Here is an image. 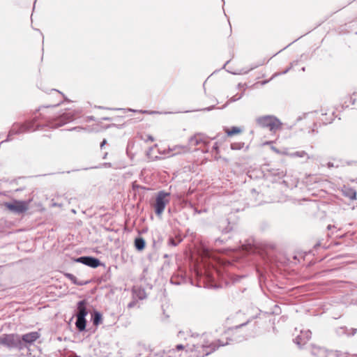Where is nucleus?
<instances>
[{"mask_svg":"<svg viewBox=\"0 0 357 357\" xmlns=\"http://www.w3.org/2000/svg\"><path fill=\"white\" fill-rule=\"evenodd\" d=\"M61 100L54 105L42 106L39 107L37 112L30 121H26L24 123H15L9 130L7 138L1 142L0 145L6 142L12 140L11 136L25 132H34L36 130H43L48 127L50 128H57L75 119V112L71 109H67L61 114L54 116L47 110L50 107H55L59 105Z\"/></svg>","mask_w":357,"mask_h":357,"instance_id":"1","label":"nucleus"},{"mask_svg":"<svg viewBox=\"0 0 357 357\" xmlns=\"http://www.w3.org/2000/svg\"><path fill=\"white\" fill-rule=\"evenodd\" d=\"M256 122L261 128H268L271 132H275L282 128V122L279 119L273 115L259 116Z\"/></svg>","mask_w":357,"mask_h":357,"instance_id":"2","label":"nucleus"},{"mask_svg":"<svg viewBox=\"0 0 357 357\" xmlns=\"http://www.w3.org/2000/svg\"><path fill=\"white\" fill-rule=\"evenodd\" d=\"M184 347L183 344H177L175 349H172V350H169L168 351H160L158 353H153L152 351H149L146 348H144L145 353V356H142L144 354L140 353L139 354V357H178L181 356L183 353L185 354L187 353V351H183Z\"/></svg>","mask_w":357,"mask_h":357,"instance_id":"3","label":"nucleus"},{"mask_svg":"<svg viewBox=\"0 0 357 357\" xmlns=\"http://www.w3.org/2000/svg\"><path fill=\"white\" fill-rule=\"evenodd\" d=\"M23 344L20 335L17 334H4L0 337V344L9 349L22 350Z\"/></svg>","mask_w":357,"mask_h":357,"instance_id":"4","label":"nucleus"},{"mask_svg":"<svg viewBox=\"0 0 357 357\" xmlns=\"http://www.w3.org/2000/svg\"><path fill=\"white\" fill-rule=\"evenodd\" d=\"M214 343L204 342L202 344H193L191 354L188 357H204L213 353L217 349Z\"/></svg>","mask_w":357,"mask_h":357,"instance_id":"5","label":"nucleus"},{"mask_svg":"<svg viewBox=\"0 0 357 357\" xmlns=\"http://www.w3.org/2000/svg\"><path fill=\"white\" fill-rule=\"evenodd\" d=\"M247 323L248 322L240 324L238 326H236L235 328H232L229 330V332L232 334V336L231 337L227 338L229 340V342L227 341L226 342H223L222 340H217V342H213L218 347L217 349L221 346H225L226 344H229L230 342H241L246 340L248 335L241 333L240 329L242 326L246 325Z\"/></svg>","mask_w":357,"mask_h":357,"instance_id":"6","label":"nucleus"},{"mask_svg":"<svg viewBox=\"0 0 357 357\" xmlns=\"http://www.w3.org/2000/svg\"><path fill=\"white\" fill-rule=\"evenodd\" d=\"M169 196L170 193L164 190H160L158 192L154 204L155 213L156 215L160 216L162 215L166 205L169 202Z\"/></svg>","mask_w":357,"mask_h":357,"instance_id":"7","label":"nucleus"},{"mask_svg":"<svg viewBox=\"0 0 357 357\" xmlns=\"http://www.w3.org/2000/svg\"><path fill=\"white\" fill-rule=\"evenodd\" d=\"M6 206L12 212L21 214L28 210V204L24 201H14L13 203H6Z\"/></svg>","mask_w":357,"mask_h":357,"instance_id":"8","label":"nucleus"},{"mask_svg":"<svg viewBox=\"0 0 357 357\" xmlns=\"http://www.w3.org/2000/svg\"><path fill=\"white\" fill-rule=\"evenodd\" d=\"M75 261H76L77 263H81L82 264H84L87 266L93 268H97L99 266L102 265V263L99 259L94 257H90V256L79 257L78 258H76L75 259Z\"/></svg>","mask_w":357,"mask_h":357,"instance_id":"9","label":"nucleus"},{"mask_svg":"<svg viewBox=\"0 0 357 357\" xmlns=\"http://www.w3.org/2000/svg\"><path fill=\"white\" fill-rule=\"evenodd\" d=\"M40 333L36 331L30 332V333L24 334L22 336H20L22 341L24 342L23 349L24 348H26L28 350H29V347H28V344L30 345V344H33L34 342H36L40 337Z\"/></svg>","mask_w":357,"mask_h":357,"instance_id":"10","label":"nucleus"},{"mask_svg":"<svg viewBox=\"0 0 357 357\" xmlns=\"http://www.w3.org/2000/svg\"><path fill=\"white\" fill-rule=\"evenodd\" d=\"M311 335L312 333L310 331H301V334L297 335L294 340V342L299 347H301L311 338Z\"/></svg>","mask_w":357,"mask_h":357,"instance_id":"11","label":"nucleus"},{"mask_svg":"<svg viewBox=\"0 0 357 357\" xmlns=\"http://www.w3.org/2000/svg\"><path fill=\"white\" fill-rule=\"evenodd\" d=\"M287 155L291 158H299L307 161L314 158L312 155H310L307 152L304 150H298L291 152H288Z\"/></svg>","mask_w":357,"mask_h":357,"instance_id":"12","label":"nucleus"},{"mask_svg":"<svg viewBox=\"0 0 357 357\" xmlns=\"http://www.w3.org/2000/svg\"><path fill=\"white\" fill-rule=\"evenodd\" d=\"M189 143L191 146H197L201 144H206L207 142L205 139V136L202 134L199 133L195 135L189 139Z\"/></svg>","mask_w":357,"mask_h":357,"instance_id":"13","label":"nucleus"},{"mask_svg":"<svg viewBox=\"0 0 357 357\" xmlns=\"http://www.w3.org/2000/svg\"><path fill=\"white\" fill-rule=\"evenodd\" d=\"M88 312L86 307V301L84 300L80 301L77 303V312L76 317H86Z\"/></svg>","mask_w":357,"mask_h":357,"instance_id":"14","label":"nucleus"},{"mask_svg":"<svg viewBox=\"0 0 357 357\" xmlns=\"http://www.w3.org/2000/svg\"><path fill=\"white\" fill-rule=\"evenodd\" d=\"M75 326L79 332L85 331L86 326V320L84 317H76Z\"/></svg>","mask_w":357,"mask_h":357,"instance_id":"15","label":"nucleus"},{"mask_svg":"<svg viewBox=\"0 0 357 357\" xmlns=\"http://www.w3.org/2000/svg\"><path fill=\"white\" fill-rule=\"evenodd\" d=\"M186 151H187V147L186 146H179V145L174 146H173L172 148L171 147L168 148V152L175 151V153H172V155H169L170 157H172V156H174V155H176L177 154L185 152Z\"/></svg>","mask_w":357,"mask_h":357,"instance_id":"16","label":"nucleus"},{"mask_svg":"<svg viewBox=\"0 0 357 357\" xmlns=\"http://www.w3.org/2000/svg\"><path fill=\"white\" fill-rule=\"evenodd\" d=\"M220 229L223 233H228L232 229V227L229 225L227 219H224L220 222Z\"/></svg>","mask_w":357,"mask_h":357,"instance_id":"17","label":"nucleus"},{"mask_svg":"<svg viewBox=\"0 0 357 357\" xmlns=\"http://www.w3.org/2000/svg\"><path fill=\"white\" fill-rule=\"evenodd\" d=\"M65 276L76 285L82 286L88 283V282L78 280L77 278L72 273H65Z\"/></svg>","mask_w":357,"mask_h":357,"instance_id":"18","label":"nucleus"},{"mask_svg":"<svg viewBox=\"0 0 357 357\" xmlns=\"http://www.w3.org/2000/svg\"><path fill=\"white\" fill-rule=\"evenodd\" d=\"M146 245L145 240L142 237H137L135 240V247L137 250L142 251Z\"/></svg>","mask_w":357,"mask_h":357,"instance_id":"19","label":"nucleus"},{"mask_svg":"<svg viewBox=\"0 0 357 357\" xmlns=\"http://www.w3.org/2000/svg\"><path fill=\"white\" fill-rule=\"evenodd\" d=\"M133 295L135 297L137 298L139 300H143L146 298V292L142 288H135L132 291Z\"/></svg>","mask_w":357,"mask_h":357,"instance_id":"20","label":"nucleus"},{"mask_svg":"<svg viewBox=\"0 0 357 357\" xmlns=\"http://www.w3.org/2000/svg\"><path fill=\"white\" fill-rule=\"evenodd\" d=\"M91 320L94 326H98L102 321L101 313L98 311H95L92 314Z\"/></svg>","mask_w":357,"mask_h":357,"instance_id":"21","label":"nucleus"},{"mask_svg":"<svg viewBox=\"0 0 357 357\" xmlns=\"http://www.w3.org/2000/svg\"><path fill=\"white\" fill-rule=\"evenodd\" d=\"M241 132V128L238 127L233 126L231 129H227L226 133L227 136H232L236 134H238Z\"/></svg>","mask_w":357,"mask_h":357,"instance_id":"22","label":"nucleus"},{"mask_svg":"<svg viewBox=\"0 0 357 357\" xmlns=\"http://www.w3.org/2000/svg\"><path fill=\"white\" fill-rule=\"evenodd\" d=\"M130 112H138L142 114H162V112H158V111H149V110H137V109H129Z\"/></svg>","mask_w":357,"mask_h":357,"instance_id":"23","label":"nucleus"},{"mask_svg":"<svg viewBox=\"0 0 357 357\" xmlns=\"http://www.w3.org/2000/svg\"><path fill=\"white\" fill-rule=\"evenodd\" d=\"M244 143L242 142H236L231 144V149L232 150H240L243 148Z\"/></svg>","mask_w":357,"mask_h":357,"instance_id":"24","label":"nucleus"},{"mask_svg":"<svg viewBox=\"0 0 357 357\" xmlns=\"http://www.w3.org/2000/svg\"><path fill=\"white\" fill-rule=\"evenodd\" d=\"M180 242H181V240L176 241V240L174 239V238L169 237L168 239V241H167V245L169 246L176 247V245H178V243Z\"/></svg>","mask_w":357,"mask_h":357,"instance_id":"25","label":"nucleus"},{"mask_svg":"<svg viewBox=\"0 0 357 357\" xmlns=\"http://www.w3.org/2000/svg\"><path fill=\"white\" fill-rule=\"evenodd\" d=\"M350 102L354 106V108L357 109V93H354L350 97Z\"/></svg>","mask_w":357,"mask_h":357,"instance_id":"26","label":"nucleus"},{"mask_svg":"<svg viewBox=\"0 0 357 357\" xmlns=\"http://www.w3.org/2000/svg\"><path fill=\"white\" fill-rule=\"evenodd\" d=\"M334 114H335V112H332L331 115L328 118H326L325 120L322 119L323 123L326 125L328 124V123H331L333 122V121L334 120Z\"/></svg>","mask_w":357,"mask_h":357,"instance_id":"27","label":"nucleus"},{"mask_svg":"<svg viewBox=\"0 0 357 357\" xmlns=\"http://www.w3.org/2000/svg\"><path fill=\"white\" fill-rule=\"evenodd\" d=\"M291 66H290V67H289L288 68H287L286 70H284L283 72H282V73H274V74L272 75V77H271V79H274L275 77H278V76H279V75H284V74L287 73L289 72V70L291 69Z\"/></svg>","mask_w":357,"mask_h":357,"instance_id":"28","label":"nucleus"},{"mask_svg":"<svg viewBox=\"0 0 357 357\" xmlns=\"http://www.w3.org/2000/svg\"><path fill=\"white\" fill-rule=\"evenodd\" d=\"M243 93H241V94H236L234 95V96H232L230 100H229V102H236L238 100H240L242 97H243Z\"/></svg>","mask_w":357,"mask_h":357,"instance_id":"29","label":"nucleus"},{"mask_svg":"<svg viewBox=\"0 0 357 357\" xmlns=\"http://www.w3.org/2000/svg\"><path fill=\"white\" fill-rule=\"evenodd\" d=\"M132 188L133 190H139V189H146L145 187L139 185H138V184H137L135 183H132Z\"/></svg>","mask_w":357,"mask_h":357,"instance_id":"30","label":"nucleus"},{"mask_svg":"<svg viewBox=\"0 0 357 357\" xmlns=\"http://www.w3.org/2000/svg\"><path fill=\"white\" fill-rule=\"evenodd\" d=\"M319 112L322 116H326L328 114V109L321 107Z\"/></svg>","mask_w":357,"mask_h":357,"instance_id":"31","label":"nucleus"},{"mask_svg":"<svg viewBox=\"0 0 357 357\" xmlns=\"http://www.w3.org/2000/svg\"><path fill=\"white\" fill-rule=\"evenodd\" d=\"M112 167V165L111 162H104L100 165V167H105V168H110Z\"/></svg>","mask_w":357,"mask_h":357,"instance_id":"32","label":"nucleus"},{"mask_svg":"<svg viewBox=\"0 0 357 357\" xmlns=\"http://www.w3.org/2000/svg\"><path fill=\"white\" fill-rule=\"evenodd\" d=\"M137 301H132L131 302H130L128 304V308H132L134 307L136 304H137Z\"/></svg>","mask_w":357,"mask_h":357,"instance_id":"33","label":"nucleus"},{"mask_svg":"<svg viewBox=\"0 0 357 357\" xmlns=\"http://www.w3.org/2000/svg\"><path fill=\"white\" fill-rule=\"evenodd\" d=\"M265 63H266V61H265V59H264L262 61H261V62L258 63L256 66H255L252 67V68H251V70H252V69H254V68H257V67H258V66H262V65H263V64H264Z\"/></svg>","mask_w":357,"mask_h":357,"instance_id":"34","label":"nucleus"},{"mask_svg":"<svg viewBox=\"0 0 357 357\" xmlns=\"http://www.w3.org/2000/svg\"><path fill=\"white\" fill-rule=\"evenodd\" d=\"M356 192L354 190H351V194L349 195V197L351 199H356Z\"/></svg>","mask_w":357,"mask_h":357,"instance_id":"35","label":"nucleus"},{"mask_svg":"<svg viewBox=\"0 0 357 357\" xmlns=\"http://www.w3.org/2000/svg\"><path fill=\"white\" fill-rule=\"evenodd\" d=\"M213 149L216 151V152L218 153V149H219V144L218 142H215L213 146Z\"/></svg>","mask_w":357,"mask_h":357,"instance_id":"36","label":"nucleus"},{"mask_svg":"<svg viewBox=\"0 0 357 357\" xmlns=\"http://www.w3.org/2000/svg\"><path fill=\"white\" fill-rule=\"evenodd\" d=\"M214 108H215V106L212 105V106H210L208 107L203 108L202 110V111H211V110L213 109Z\"/></svg>","mask_w":357,"mask_h":357,"instance_id":"37","label":"nucleus"},{"mask_svg":"<svg viewBox=\"0 0 357 357\" xmlns=\"http://www.w3.org/2000/svg\"><path fill=\"white\" fill-rule=\"evenodd\" d=\"M148 141H151V142L154 141V137L150 135H147V139H146V142H148Z\"/></svg>","mask_w":357,"mask_h":357,"instance_id":"38","label":"nucleus"},{"mask_svg":"<svg viewBox=\"0 0 357 357\" xmlns=\"http://www.w3.org/2000/svg\"><path fill=\"white\" fill-rule=\"evenodd\" d=\"M351 331H352L351 333H347L348 335H354L356 333V328H351Z\"/></svg>","mask_w":357,"mask_h":357,"instance_id":"39","label":"nucleus"},{"mask_svg":"<svg viewBox=\"0 0 357 357\" xmlns=\"http://www.w3.org/2000/svg\"><path fill=\"white\" fill-rule=\"evenodd\" d=\"M271 78L269 79H267V80H263L261 81L260 83L261 85H265L267 83H268L270 81H271Z\"/></svg>","mask_w":357,"mask_h":357,"instance_id":"40","label":"nucleus"},{"mask_svg":"<svg viewBox=\"0 0 357 357\" xmlns=\"http://www.w3.org/2000/svg\"><path fill=\"white\" fill-rule=\"evenodd\" d=\"M326 165H327V167H328V168H331V167H335L334 164H333V162H327Z\"/></svg>","mask_w":357,"mask_h":357,"instance_id":"41","label":"nucleus"},{"mask_svg":"<svg viewBox=\"0 0 357 357\" xmlns=\"http://www.w3.org/2000/svg\"><path fill=\"white\" fill-rule=\"evenodd\" d=\"M106 143L107 140L104 139L102 142L100 143V148L102 149V147L106 144Z\"/></svg>","mask_w":357,"mask_h":357,"instance_id":"42","label":"nucleus"},{"mask_svg":"<svg viewBox=\"0 0 357 357\" xmlns=\"http://www.w3.org/2000/svg\"><path fill=\"white\" fill-rule=\"evenodd\" d=\"M84 128H81V127H75L73 128H72L70 130H83Z\"/></svg>","mask_w":357,"mask_h":357,"instance_id":"43","label":"nucleus"},{"mask_svg":"<svg viewBox=\"0 0 357 357\" xmlns=\"http://www.w3.org/2000/svg\"><path fill=\"white\" fill-rule=\"evenodd\" d=\"M159 153H162V154H167V153H169L170 152H168V149H167L166 150H164L163 151H159Z\"/></svg>","mask_w":357,"mask_h":357,"instance_id":"44","label":"nucleus"},{"mask_svg":"<svg viewBox=\"0 0 357 357\" xmlns=\"http://www.w3.org/2000/svg\"><path fill=\"white\" fill-rule=\"evenodd\" d=\"M335 225H328L327 226V229L331 230L332 228H335Z\"/></svg>","mask_w":357,"mask_h":357,"instance_id":"45","label":"nucleus"},{"mask_svg":"<svg viewBox=\"0 0 357 357\" xmlns=\"http://www.w3.org/2000/svg\"><path fill=\"white\" fill-rule=\"evenodd\" d=\"M215 243H222L223 241L222 239H220V238H218L215 239Z\"/></svg>","mask_w":357,"mask_h":357,"instance_id":"46","label":"nucleus"},{"mask_svg":"<svg viewBox=\"0 0 357 357\" xmlns=\"http://www.w3.org/2000/svg\"><path fill=\"white\" fill-rule=\"evenodd\" d=\"M340 330L342 331V333H347V328L345 327L340 328Z\"/></svg>","mask_w":357,"mask_h":357,"instance_id":"47","label":"nucleus"},{"mask_svg":"<svg viewBox=\"0 0 357 357\" xmlns=\"http://www.w3.org/2000/svg\"><path fill=\"white\" fill-rule=\"evenodd\" d=\"M69 357H80L79 356H77L75 353H72Z\"/></svg>","mask_w":357,"mask_h":357,"instance_id":"48","label":"nucleus"},{"mask_svg":"<svg viewBox=\"0 0 357 357\" xmlns=\"http://www.w3.org/2000/svg\"><path fill=\"white\" fill-rule=\"evenodd\" d=\"M102 120L104 121H111L112 119L110 117H103L102 118Z\"/></svg>","mask_w":357,"mask_h":357,"instance_id":"49","label":"nucleus"},{"mask_svg":"<svg viewBox=\"0 0 357 357\" xmlns=\"http://www.w3.org/2000/svg\"><path fill=\"white\" fill-rule=\"evenodd\" d=\"M52 91H55L58 95H59V96H61V95H62V93H61L60 91H57V90H56V89H52Z\"/></svg>","mask_w":357,"mask_h":357,"instance_id":"50","label":"nucleus"},{"mask_svg":"<svg viewBox=\"0 0 357 357\" xmlns=\"http://www.w3.org/2000/svg\"><path fill=\"white\" fill-rule=\"evenodd\" d=\"M107 156V153H105L102 157L103 159H105Z\"/></svg>","mask_w":357,"mask_h":357,"instance_id":"51","label":"nucleus"},{"mask_svg":"<svg viewBox=\"0 0 357 357\" xmlns=\"http://www.w3.org/2000/svg\"><path fill=\"white\" fill-rule=\"evenodd\" d=\"M164 257L167 258V257H168V255H165Z\"/></svg>","mask_w":357,"mask_h":357,"instance_id":"52","label":"nucleus"},{"mask_svg":"<svg viewBox=\"0 0 357 357\" xmlns=\"http://www.w3.org/2000/svg\"><path fill=\"white\" fill-rule=\"evenodd\" d=\"M229 63V61H227V63L224 65V67L226 66L227 63Z\"/></svg>","mask_w":357,"mask_h":357,"instance_id":"53","label":"nucleus"},{"mask_svg":"<svg viewBox=\"0 0 357 357\" xmlns=\"http://www.w3.org/2000/svg\"><path fill=\"white\" fill-rule=\"evenodd\" d=\"M305 67H303V68H302V70H303V71H305Z\"/></svg>","mask_w":357,"mask_h":357,"instance_id":"54","label":"nucleus"},{"mask_svg":"<svg viewBox=\"0 0 357 357\" xmlns=\"http://www.w3.org/2000/svg\"><path fill=\"white\" fill-rule=\"evenodd\" d=\"M206 255H208V252L206 250Z\"/></svg>","mask_w":357,"mask_h":357,"instance_id":"55","label":"nucleus"}]
</instances>
